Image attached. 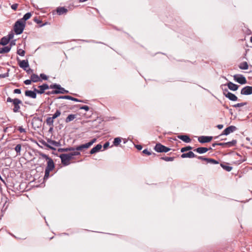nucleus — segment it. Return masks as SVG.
Segmentation results:
<instances>
[{
    "instance_id": "obj_1",
    "label": "nucleus",
    "mask_w": 252,
    "mask_h": 252,
    "mask_svg": "<svg viewBox=\"0 0 252 252\" xmlns=\"http://www.w3.org/2000/svg\"><path fill=\"white\" fill-rule=\"evenodd\" d=\"M39 156L47 160V165L45 168L44 179H47L49 177L50 172L55 168V164L53 160L48 155L42 153H39Z\"/></svg>"
},
{
    "instance_id": "obj_2",
    "label": "nucleus",
    "mask_w": 252,
    "mask_h": 252,
    "mask_svg": "<svg viewBox=\"0 0 252 252\" xmlns=\"http://www.w3.org/2000/svg\"><path fill=\"white\" fill-rule=\"evenodd\" d=\"M7 102H12L13 105V111L14 113H17L20 112V104H22V101L19 98L12 99L10 97H8L6 99Z\"/></svg>"
},
{
    "instance_id": "obj_3",
    "label": "nucleus",
    "mask_w": 252,
    "mask_h": 252,
    "mask_svg": "<svg viewBox=\"0 0 252 252\" xmlns=\"http://www.w3.org/2000/svg\"><path fill=\"white\" fill-rule=\"evenodd\" d=\"M26 26V23L23 22L21 20H17L14 26V31L16 34H21Z\"/></svg>"
},
{
    "instance_id": "obj_4",
    "label": "nucleus",
    "mask_w": 252,
    "mask_h": 252,
    "mask_svg": "<svg viewBox=\"0 0 252 252\" xmlns=\"http://www.w3.org/2000/svg\"><path fill=\"white\" fill-rule=\"evenodd\" d=\"M154 149L158 153H167L170 150V148L163 145L160 143H157Z\"/></svg>"
},
{
    "instance_id": "obj_5",
    "label": "nucleus",
    "mask_w": 252,
    "mask_h": 252,
    "mask_svg": "<svg viewBox=\"0 0 252 252\" xmlns=\"http://www.w3.org/2000/svg\"><path fill=\"white\" fill-rule=\"evenodd\" d=\"M60 158L61 159L62 163L64 166L68 165L70 163V160L72 159L68 154H63L60 155Z\"/></svg>"
},
{
    "instance_id": "obj_6",
    "label": "nucleus",
    "mask_w": 252,
    "mask_h": 252,
    "mask_svg": "<svg viewBox=\"0 0 252 252\" xmlns=\"http://www.w3.org/2000/svg\"><path fill=\"white\" fill-rule=\"evenodd\" d=\"M96 141V139L94 138L92 139L91 141L85 143L84 144H82L81 145L77 146L75 147H74V151H83L85 149H88L91 146H92L94 143Z\"/></svg>"
},
{
    "instance_id": "obj_7",
    "label": "nucleus",
    "mask_w": 252,
    "mask_h": 252,
    "mask_svg": "<svg viewBox=\"0 0 252 252\" xmlns=\"http://www.w3.org/2000/svg\"><path fill=\"white\" fill-rule=\"evenodd\" d=\"M237 127L235 126H230L228 127H226L223 131L218 136L215 137V139L218 138L221 135H227L229 134L230 133L235 131L236 130Z\"/></svg>"
},
{
    "instance_id": "obj_8",
    "label": "nucleus",
    "mask_w": 252,
    "mask_h": 252,
    "mask_svg": "<svg viewBox=\"0 0 252 252\" xmlns=\"http://www.w3.org/2000/svg\"><path fill=\"white\" fill-rule=\"evenodd\" d=\"M223 95L229 100L233 101H237L238 97L234 94L228 92L227 89L223 90Z\"/></svg>"
},
{
    "instance_id": "obj_9",
    "label": "nucleus",
    "mask_w": 252,
    "mask_h": 252,
    "mask_svg": "<svg viewBox=\"0 0 252 252\" xmlns=\"http://www.w3.org/2000/svg\"><path fill=\"white\" fill-rule=\"evenodd\" d=\"M47 142L48 143H45L44 144V145L51 150H56V149L55 148H54L53 146H52L51 145H53V146H54L56 147H59V146H61V144L59 141L58 142V141H56L48 139L47 140Z\"/></svg>"
},
{
    "instance_id": "obj_10",
    "label": "nucleus",
    "mask_w": 252,
    "mask_h": 252,
    "mask_svg": "<svg viewBox=\"0 0 252 252\" xmlns=\"http://www.w3.org/2000/svg\"><path fill=\"white\" fill-rule=\"evenodd\" d=\"M234 80L240 84H245L247 83L246 78L242 74H236L233 76Z\"/></svg>"
},
{
    "instance_id": "obj_11",
    "label": "nucleus",
    "mask_w": 252,
    "mask_h": 252,
    "mask_svg": "<svg viewBox=\"0 0 252 252\" xmlns=\"http://www.w3.org/2000/svg\"><path fill=\"white\" fill-rule=\"evenodd\" d=\"M241 94L243 95H250L252 94V87L247 86L242 88Z\"/></svg>"
},
{
    "instance_id": "obj_12",
    "label": "nucleus",
    "mask_w": 252,
    "mask_h": 252,
    "mask_svg": "<svg viewBox=\"0 0 252 252\" xmlns=\"http://www.w3.org/2000/svg\"><path fill=\"white\" fill-rule=\"evenodd\" d=\"M212 139V136H201L198 138V140L201 143H205L210 142Z\"/></svg>"
},
{
    "instance_id": "obj_13",
    "label": "nucleus",
    "mask_w": 252,
    "mask_h": 252,
    "mask_svg": "<svg viewBox=\"0 0 252 252\" xmlns=\"http://www.w3.org/2000/svg\"><path fill=\"white\" fill-rule=\"evenodd\" d=\"M197 158L202 160H204L207 161L208 163H210L214 164H219V162L214 159L207 158L202 156H198Z\"/></svg>"
},
{
    "instance_id": "obj_14",
    "label": "nucleus",
    "mask_w": 252,
    "mask_h": 252,
    "mask_svg": "<svg viewBox=\"0 0 252 252\" xmlns=\"http://www.w3.org/2000/svg\"><path fill=\"white\" fill-rule=\"evenodd\" d=\"M59 99H69L71 100L74 101L76 102H84L86 103L85 101L82 100L78 99V98L73 97L72 96H71L70 95H63V96H60L58 97Z\"/></svg>"
},
{
    "instance_id": "obj_15",
    "label": "nucleus",
    "mask_w": 252,
    "mask_h": 252,
    "mask_svg": "<svg viewBox=\"0 0 252 252\" xmlns=\"http://www.w3.org/2000/svg\"><path fill=\"white\" fill-rule=\"evenodd\" d=\"M198 156L195 155L192 152L189 151L187 153H183L181 155V157L182 158H197Z\"/></svg>"
},
{
    "instance_id": "obj_16",
    "label": "nucleus",
    "mask_w": 252,
    "mask_h": 252,
    "mask_svg": "<svg viewBox=\"0 0 252 252\" xmlns=\"http://www.w3.org/2000/svg\"><path fill=\"white\" fill-rule=\"evenodd\" d=\"M19 66L22 68L24 70H26V68L29 66L28 61L27 60L23 61L19 60Z\"/></svg>"
},
{
    "instance_id": "obj_17",
    "label": "nucleus",
    "mask_w": 252,
    "mask_h": 252,
    "mask_svg": "<svg viewBox=\"0 0 252 252\" xmlns=\"http://www.w3.org/2000/svg\"><path fill=\"white\" fill-rule=\"evenodd\" d=\"M56 11L59 15H62L65 14L67 12L68 9L64 7H59L57 8Z\"/></svg>"
},
{
    "instance_id": "obj_18",
    "label": "nucleus",
    "mask_w": 252,
    "mask_h": 252,
    "mask_svg": "<svg viewBox=\"0 0 252 252\" xmlns=\"http://www.w3.org/2000/svg\"><path fill=\"white\" fill-rule=\"evenodd\" d=\"M68 91L65 90L62 87L61 85H60L59 87L58 88V90H55L52 91L53 94H65V93H68Z\"/></svg>"
},
{
    "instance_id": "obj_19",
    "label": "nucleus",
    "mask_w": 252,
    "mask_h": 252,
    "mask_svg": "<svg viewBox=\"0 0 252 252\" xmlns=\"http://www.w3.org/2000/svg\"><path fill=\"white\" fill-rule=\"evenodd\" d=\"M227 86L228 89L231 91H235L238 90L239 86L231 82H229L227 83Z\"/></svg>"
},
{
    "instance_id": "obj_20",
    "label": "nucleus",
    "mask_w": 252,
    "mask_h": 252,
    "mask_svg": "<svg viewBox=\"0 0 252 252\" xmlns=\"http://www.w3.org/2000/svg\"><path fill=\"white\" fill-rule=\"evenodd\" d=\"M38 88H39V94H42L46 90L49 89V86L47 84H43L42 85L39 86Z\"/></svg>"
},
{
    "instance_id": "obj_21",
    "label": "nucleus",
    "mask_w": 252,
    "mask_h": 252,
    "mask_svg": "<svg viewBox=\"0 0 252 252\" xmlns=\"http://www.w3.org/2000/svg\"><path fill=\"white\" fill-rule=\"evenodd\" d=\"M101 148H102L101 145L100 144H98L91 150V151H90V154L91 155L95 154V153L99 152L100 150V149H101Z\"/></svg>"
},
{
    "instance_id": "obj_22",
    "label": "nucleus",
    "mask_w": 252,
    "mask_h": 252,
    "mask_svg": "<svg viewBox=\"0 0 252 252\" xmlns=\"http://www.w3.org/2000/svg\"><path fill=\"white\" fill-rule=\"evenodd\" d=\"M25 95L26 96L32 98H36L37 94H35L34 92H32L31 90H27L25 91Z\"/></svg>"
},
{
    "instance_id": "obj_23",
    "label": "nucleus",
    "mask_w": 252,
    "mask_h": 252,
    "mask_svg": "<svg viewBox=\"0 0 252 252\" xmlns=\"http://www.w3.org/2000/svg\"><path fill=\"white\" fill-rule=\"evenodd\" d=\"M178 138L186 143H189L191 142V139L187 135H179Z\"/></svg>"
},
{
    "instance_id": "obj_24",
    "label": "nucleus",
    "mask_w": 252,
    "mask_h": 252,
    "mask_svg": "<svg viewBox=\"0 0 252 252\" xmlns=\"http://www.w3.org/2000/svg\"><path fill=\"white\" fill-rule=\"evenodd\" d=\"M11 49V44L9 45L0 48V54L7 53L9 52Z\"/></svg>"
},
{
    "instance_id": "obj_25",
    "label": "nucleus",
    "mask_w": 252,
    "mask_h": 252,
    "mask_svg": "<svg viewBox=\"0 0 252 252\" xmlns=\"http://www.w3.org/2000/svg\"><path fill=\"white\" fill-rule=\"evenodd\" d=\"M54 119L52 117H48L46 120L47 125L50 126V129H53L54 126Z\"/></svg>"
},
{
    "instance_id": "obj_26",
    "label": "nucleus",
    "mask_w": 252,
    "mask_h": 252,
    "mask_svg": "<svg viewBox=\"0 0 252 252\" xmlns=\"http://www.w3.org/2000/svg\"><path fill=\"white\" fill-rule=\"evenodd\" d=\"M76 114H71L68 115L64 120L65 122L68 123L73 121L76 118Z\"/></svg>"
},
{
    "instance_id": "obj_27",
    "label": "nucleus",
    "mask_w": 252,
    "mask_h": 252,
    "mask_svg": "<svg viewBox=\"0 0 252 252\" xmlns=\"http://www.w3.org/2000/svg\"><path fill=\"white\" fill-rule=\"evenodd\" d=\"M194 152H196L199 154H204L208 151L207 148L206 147H199L194 149Z\"/></svg>"
},
{
    "instance_id": "obj_28",
    "label": "nucleus",
    "mask_w": 252,
    "mask_h": 252,
    "mask_svg": "<svg viewBox=\"0 0 252 252\" xmlns=\"http://www.w3.org/2000/svg\"><path fill=\"white\" fill-rule=\"evenodd\" d=\"M31 79L32 82L35 83L39 81H41L40 78L34 73H33L31 76Z\"/></svg>"
},
{
    "instance_id": "obj_29",
    "label": "nucleus",
    "mask_w": 252,
    "mask_h": 252,
    "mask_svg": "<svg viewBox=\"0 0 252 252\" xmlns=\"http://www.w3.org/2000/svg\"><path fill=\"white\" fill-rule=\"evenodd\" d=\"M9 42V39L7 36H4L0 40V44L4 46L7 45Z\"/></svg>"
},
{
    "instance_id": "obj_30",
    "label": "nucleus",
    "mask_w": 252,
    "mask_h": 252,
    "mask_svg": "<svg viewBox=\"0 0 252 252\" xmlns=\"http://www.w3.org/2000/svg\"><path fill=\"white\" fill-rule=\"evenodd\" d=\"M228 163H226V164L221 163V167L226 171L229 172L232 169V167L228 165Z\"/></svg>"
},
{
    "instance_id": "obj_31",
    "label": "nucleus",
    "mask_w": 252,
    "mask_h": 252,
    "mask_svg": "<svg viewBox=\"0 0 252 252\" xmlns=\"http://www.w3.org/2000/svg\"><path fill=\"white\" fill-rule=\"evenodd\" d=\"M32 16V13L31 12H28L26 13L23 17L20 20L24 23H26V21L29 19Z\"/></svg>"
},
{
    "instance_id": "obj_32",
    "label": "nucleus",
    "mask_w": 252,
    "mask_h": 252,
    "mask_svg": "<svg viewBox=\"0 0 252 252\" xmlns=\"http://www.w3.org/2000/svg\"><path fill=\"white\" fill-rule=\"evenodd\" d=\"M74 151V147H68L65 148H59L58 149L59 152H67L69 151Z\"/></svg>"
},
{
    "instance_id": "obj_33",
    "label": "nucleus",
    "mask_w": 252,
    "mask_h": 252,
    "mask_svg": "<svg viewBox=\"0 0 252 252\" xmlns=\"http://www.w3.org/2000/svg\"><path fill=\"white\" fill-rule=\"evenodd\" d=\"M226 144L227 148L235 146L237 144V140L236 139H233L231 141L226 142Z\"/></svg>"
},
{
    "instance_id": "obj_34",
    "label": "nucleus",
    "mask_w": 252,
    "mask_h": 252,
    "mask_svg": "<svg viewBox=\"0 0 252 252\" xmlns=\"http://www.w3.org/2000/svg\"><path fill=\"white\" fill-rule=\"evenodd\" d=\"M239 67L241 69L246 70L248 69L249 65L246 62H244L240 64Z\"/></svg>"
},
{
    "instance_id": "obj_35",
    "label": "nucleus",
    "mask_w": 252,
    "mask_h": 252,
    "mask_svg": "<svg viewBox=\"0 0 252 252\" xmlns=\"http://www.w3.org/2000/svg\"><path fill=\"white\" fill-rule=\"evenodd\" d=\"M122 139L120 137H116L114 139L113 141V145L118 146L121 142Z\"/></svg>"
},
{
    "instance_id": "obj_36",
    "label": "nucleus",
    "mask_w": 252,
    "mask_h": 252,
    "mask_svg": "<svg viewBox=\"0 0 252 252\" xmlns=\"http://www.w3.org/2000/svg\"><path fill=\"white\" fill-rule=\"evenodd\" d=\"M62 114V112L60 109H57L55 113L53 115L52 117L55 119L59 117Z\"/></svg>"
},
{
    "instance_id": "obj_37",
    "label": "nucleus",
    "mask_w": 252,
    "mask_h": 252,
    "mask_svg": "<svg viewBox=\"0 0 252 252\" xmlns=\"http://www.w3.org/2000/svg\"><path fill=\"white\" fill-rule=\"evenodd\" d=\"M174 157H162L160 158V159L166 161H172L174 159Z\"/></svg>"
},
{
    "instance_id": "obj_38",
    "label": "nucleus",
    "mask_w": 252,
    "mask_h": 252,
    "mask_svg": "<svg viewBox=\"0 0 252 252\" xmlns=\"http://www.w3.org/2000/svg\"><path fill=\"white\" fill-rule=\"evenodd\" d=\"M79 151H76V150L73 151L72 152L69 153V154L71 158H73V156L81 155V153Z\"/></svg>"
},
{
    "instance_id": "obj_39",
    "label": "nucleus",
    "mask_w": 252,
    "mask_h": 252,
    "mask_svg": "<svg viewBox=\"0 0 252 252\" xmlns=\"http://www.w3.org/2000/svg\"><path fill=\"white\" fill-rule=\"evenodd\" d=\"M17 54L20 56L23 57L25 56V51L22 49H18L17 51Z\"/></svg>"
},
{
    "instance_id": "obj_40",
    "label": "nucleus",
    "mask_w": 252,
    "mask_h": 252,
    "mask_svg": "<svg viewBox=\"0 0 252 252\" xmlns=\"http://www.w3.org/2000/svg\"><path fill=\"white\" fill-rule=\"evenodd\" d=\"M192 149V147H191L190 146H186V147L181 148V152L182 153H184L185 152H186V151H189V150H190Z\"/></svg>"
},
{
    "instance_id": "obj_41",
    "label": "nucleus",
    "mask_w": 252,
    "mask_h": 252,
    "mask_svg": "<svg viewBox=\"0 0 252 252\" xmlns=\"http://www.w3.org/2000/svg\"><path fill=\"white\" fill-rule=\"evenodd\" d=\"M21 144H18L16 146L14 149L15 151L16 152V153L17 155L20 154L21 150Z\"/></svg>"
},
{
    "instance_id": "obj_42",
    "label": "nucleus",
    "mask_w": 252,
    "mask_h": 252,
    "mask_svg": "<svg viewBox=\"0 0 252 252\" xmlns=\"http://www.w3.org/2000/svg\"><path fill=\"white\" fill-rule=\"evenodd\" d=\"M247 104V102H242V103H237V104H235L233 105V107H235V108L240 107H242V106H245V105H246Z\"/></svg>"
},
{
    "instance_id": "obj_43",
    "label": "nucleus",
    "mask_w": 252,
    "mask_h": 252,
    "mask_svg": "<svg viewBox=\"0 0 252 252\" xmlns=\"http://www.w3.org/2000/svg\"><path fill=\"white\" fill-rule=\"evenodd\" d=\"M60 85L57 84H51L49 86V88L50 89H56L58 90V88L59 87Z\"/></svg>"
},
{
    "instance_id": "obj_44",
    "label": "nucleus",
    "mask_w": 252,
    "mask_h": 252,
    "mask_svg": "<svg viewBox=\"0 0 252 252\" xmlns=\"http://www.w3.org/2000/svg\"><path fill=\"white\" fill-rule=\"evenodd\" d=\"M40 78H41V80H47L48 79V76L44 74V73H41L40 74Z\"/></svg>"
},
{
    "instance_id": "obj_45",
    "label": "nucleus",
    "mask_w": 252,
    "mask_h": 252,
    "mask_svg": "<svg viewBox=\"0 0 252 252\" xmlns=\"http://www.w3.org/2000/svg\"><path fill=\"white\" fill-rule=\"evenodd\" d=\"M142 153L145 155H148V156H150L152 154V153L151 152H150L147 149H144L142 151Z\"/></svg>"
},
{
    "instance_id": "obj_46",
    "label": "nucleus",
    "mask_w": 252,
    "mask_h": 252,
    "mask_svg": "<svg viewBox=\"0 0 252 252\" xmlns=\"http://www.w3.org/2000/svg\"><path fill=\"white\" fill-rule=\"evenodd\" d=\"M33 21L37 24H40L42 23L41 20H40V19L37 17H35L34 18Z\"/></svg>"
},
{
    "instance_id": "obj_47",
    "label": "nucleus",
    "mask_w": 252,
    "mask_h": 252,
    "mask_svg": "<svg viewBox=\"0 0 252 252\" xmlns=\"http://www.w3.org/2000/svg\"><path fill=\"white\" fill-rule=\"evenodd\" d=\"M80 109L85 110L86 111H88L89 110V107L87 105H83L80 107Z\"/></svg>"
},
{
    "instance_id": "obj_48",
    "label": "nucleus",
    "mask_w": 252,
    "mask_h": 252,
    "mask_svg": "<svg viewBox=\"0 0 252 252\" xmlns=\"http://www.w3.org/2000/svg\"><path fill=\"white\" fill-rule=\"evenodd\" d=\"M9 76L8 72H6L4 74H0V78H4L8 77Z\"/></svg>"
},
{
    "instance_id": "obj_49",
    "label": "nucleus",
    "mask_w": 252,
    "mask_h": 252,
    "mask_svg": "<svg viewBox=\"0 0 252 252\" xmlns=\"http://www.w3.org/2000/svg\"><path fill=\"white\" fill-rule=\"evenodd\" d=\"M18 129L20 133H26V132L25 129L23 128L22 126H19Z\"/></svg>"
},
{
    "instance_id": "obj_50",
    "label": "nucleus",
    "mask_w": 252,
    "mask_h": 252,
    "mask_svg": "<svg viewBox=\"0 0 252 252\" xmlns=\"http://www.w3.org/2000/svg\"><path fill=\"white\" fill-rule=\"evenodd\" d=\"M18 6V4L14 3L11 6V8L14 10H16Z\"/></svg>"
},
{
    "instance_id": "obj_51",
    "label": "nucleus",
    "mask_w": 252,
    "mask_h": 252,
    "mask_svg": "<svg viewBox=\"0 0 252 252\" xmlns=\"http://www.w3.org/2000/svg\"><path fill=\"white\" fill-rule=\"evenodd\" d=\"M32 81L31 79H27V80H25V81H24V83L25 84H26V85H30V84H31V83H32Z\"/></svg>"
},
{
    "instance_id": "obj_52",
    "label": "nucleus",
    "mask_w": 252,
    "mask_h": 252,
    "mask_svg": "<svg viewBox=\"0 0 252 252\" xmlns=\"http://www.w3.org/2000/svg\"><path fill=\"white\" fill-rule=\"evenodd\" d=\"M14 94H20L21 93V91L19 89H16L13 91Z\"/></svg>"
},
{
    "instance_id": "obj_53",
    "label": "nucleus",
    "mask_w": 252,
    "mask_h": 252,
    "mask_svg": "<svg viewBox=\"0 0 252 252\" xmlns=\"http://www.w3.org/2000/svg\"><path fill=\"white\" fill-rule=\"evenodd\" d=\"M135 148L138 150H141L142 149V145H135Z\"/></svg>"
},
{
    "instance_id": "obj_54",
    "label": "nucleus",
    "mask_w": 252,
    "mask_h": 252,
    "mask_svg": "<svg viewBox=\"0 0 252 252\" xmlns=\"http://www.w3.org/2000/svg\"><path fill=\"white\" fill-rule=\"evenodd\" d=\"M109 143L108 142H106L103 145V148L105 149L109 147Z\"/></svg>"
},
{
    "instance_id": "obj_55",
    "label": "nucleus",
    "mask_w": 252,
    "mask_h": 252,
    "mask_svg": "<svg viewBox=\"0 0 252 252\" xmlns=\"http://www.w3.org/2000/svg\"><path fill=\"white\" fill-rule=\"evenodd\" d=\"M226 142L225 143H218V146H221L226 147Z\"/></svg>"
},
{
    "instance_id": "obj_56",
    "label": "nucleus",
    "mask_w": 252,
    "mask_h": 252,
    "mask_svg": "<svg viewBox=\"0 0 252 252\" xmlns=\"http://www.w3.org/2000/svg\"><path fill=\"white\" fill-rule=\"evenodd\" d=\"M33 91H32V92H34L35 94H39V90H37L35 87H33Z\"/></svg>"
},
{
    "instance_id": "obj_57",
    "label": "nucleus",
    "mask_w": 252,
    "mask_h": 252,
    "mask_svg": "<svg viewBox=\"0 0 252 252\" xmlns=\"http://www.w3.org/2000/svg\"><path fill=\"white\" fill-rule=\"evenodd\" d=\"M8 39H9V41L10 40V39H11L14 35L12 33H11V34H9L7 36H6Z\"/></svg>"
},
{
    "instance_id": "obj_58",
    "label": "nucleus",
    "mask_w": 252,
    "mask_h": 252,
    "mask_svg": "<svg viewBox=\"0 0 252 252\" xmlns=\"http://www.w3.org/2000/svg\"><path fill=\"white\" fill-rule=\"evenodd\" d=\"M217 127L219 129H221L223 127V125L221 124L218 125Z\"/></svg>"
},
{
    "instance_id": "obj_59",
    "label": "nucleus",
    "mask_w": 252,
    "mask_h": 252,
    "mask_svg": "<svg viewBox=\"0 0 252 252\" xmlns=\"http://www.w3.org/2000/svg\"><path fill=\"white\" fill-rule=\"evenodd\" d=\"M33 121H42V119L39 117H34L33 119Z\"/></svg>"
},
{
    "instance_id": "obj_60",
    "label": "nucleus",
    "mask_w": 252,
    "mask_h": 252,
    "mask_svg": "<svg viewBox=\"0 0 252 252\" xmlns=\"http://www.w3.org/2000/svg\"><path fill=\"white\" fill-rule=\"evenodd\" d=\"M26 72H27L28 74H29V73H30V72H32V69H26Z\"/></svg>"
},
{
    "instance_id": "obj_61",
    "label": "nucleus",
    "mask_w": 252,
    "mask_h": 252,
    "mask_svg": "<svg viewBox=\"0 0 252 252\" xmlns=\"http://www.w3.org/2000/svg\"><path fill=\"white\" fill-rule=\"evenodd\" d=\"M217 145H218V143H214L212 144V146L213 147H215Z\"/></svg>"
},
{
    "instance_id": "obj_62",
    "label": "nucleus",
    "mask_w": 252,
    "mask_h": 252,
    "mask_svg": "<svg viewBox=\"0 0 252 252\" xmlns=\"http://www.w3.org/2000/svg\"><path fill=\"white\" fill-rule=\"evenodd\" d=\"M47 95H50V94H53L52 93V92H48L46 93Z\"/></svg>"
},
{
    "instance_id": "obj_63",
    "label": "nucleus",
    "mask_w": 252,
    "mask_h": 252,
    "mask_svg": "<svg viewBox=\"0 0 252 252\" xmlns=\"http://www.w3.org/2000/svg\"><path fill=\"white\" fill-rule=\"evenodd\" d=\"M10 44H11V47L13 45H14L15 44V41H12Z\"/></svg>"
},
{
    "instance_id": "obj_64",
    "label": "nucleus",
    "mask_w": 252,
    "mask_h": 252,
    "mask_svg": "<svg viewBox=\"0 0 252 252\" xmlns=\"http://www.w3.org/2000/svg\"><path fill=\"white\" fill-rule=\"evenodd\" d=\"M65 112H66V111H63V112H62V114L63 115H65Z\"/></svg>"
}]
</instances>
